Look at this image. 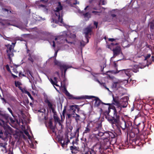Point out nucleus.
Instances as JSON below:
<instances>
[{"instance_id":"f257e3e1","label":"nucleus","mask_w":154,"mask_h":154,"mask_svg":"<svg viewBox=\"0 0 154 154\" xmlns=\"http://www.w3.org/2000/svg\"><path fill=\"white\" fill-rule=\"evenodd\" d=\"M62 7L60 2L58 3L57 6L56 7L55 14L52 17V21L56 23H58L61 26H64L62 19L63 13L62 11Z\"/></svg>"},{"instance_id":"f03ea898","label":"nucleus","mask_w":154,"mask_h":154,"mask_svg":"<svg viewBox=\"0 0 154 154\" xmlns=\"http://www.w3.org/2000/svg\"><path fill=\"white\" fill-rule=\"evenodd\" d=\"M64 34L62 36H58L57 37L55 38V41H52L53 46L54 47L55 46V43L56 42L59 43H62L64 41L68 42L67 41V39L65 38L64 37L65 35H66L67 37H69L70 38H74L75 37V35L74 34H70L69 32H68L67 33L65 32H63Z\"/></svg>"},{"instance_id":"7ed1b4c3","label":"nucleus","mask_w":154,"mask_h":154,"mask_svg":"<svg viewBox=\"0 0 154 154\" xmlns=\"http://www.w3.org/2000/svg\"><path fill=\"white\" fill-rule=\"evenodd\" d=\"M138 66L135 65L132 69H124L120 70L119 72H121L123 74H125L129 78L132 75V72H137L138 71Z\"/></svg>"},{"instance_id":"20e7f679","label":"nucleus","mask_w":154,"mask_h":154,"mask_svg":"<svg viewBox=\"0 0 154 154\" xmlns=\"http://www.w3.org/2000/svg\"><path fill=\"white\" fill-rule=\"evenodd\" d=\"M85 97L84 99L87 98V99H91L92 98H94L95 99H94V100L95 101L94 106L95 107H98L101 104H104L103 102H101V100L97 97H95L94 96H84Z\"/></svg>"},{"instance_id":"39448f33","label":"nucleus","mask_w":154,"mask_h":154,"mask_svg":"<svg viewBox=\"0 0 154 154\" xmlns=\"http://www.w3.org/2000/svg\"><path fill=\"white\" fill-rule=\"evenodd\" d=\"M12 44L13 45H12L8 44L7 46L8 48L7 52L9 58L10 60H11V57L14 56L12 50L13 49L15 44V43H12Z\"/></svg>"},{"instance_id":"423d86ee","label":"nucleus","mask_w":154,"mask_h":154,"mask_svg":"<svg viewBox=\"0 0 154 154\" xmlns=\"http://www.w3.org/2000/svg\"><path fill=\"white\" fill-rule=\"evenodd\" d=\"M69 133H68L66 135H65V137L63 138L60 141V143L63 147L65 146H67V144L69 142Z\"/></svg>"},{"instance_id":"0eeeda50","label":"nucleus","mask_w":154,"mask_h":154,"mask_svg":"<svg viewBox=\"0 0 154 154\" xmlns=\"http://www.w3.org/2000/svg\"><path fill=\"white\" fill-rule=\"evenodd\" d=\"M54 63L56 65L60 66L61 70H64L65 73L67 69L71 67V66L66 64H61L59 62L56 60L54 61Z\"/></svg>"},{"instance_id":"6e6552de","label":"nucleus","mask_w":154,"mask_h":154,"mask_svg":"<svg viewBox=\"0 0 154 154\" xmlns=\"http://www.w3.org/2000/svg\"><path fill=\"white\" fill-rule=\"evenodd\" d=\"M57 78L56 77H53L52 78H51L50 79H49V80L51 83L53 85H55L56 86L59 87H64V85L63 84V83L62 82H61L60 83V86L58 85L57 83L58 82V81H57Z\"/></svg>"},{"instance_id":"1a4fd4ad","label":"nucleus","mask_w":154,"mask_h":154,"mask_svg":"<svg viewBox=\"0 0 154 154\" xmlns=\"http://www.w3.org/2000/svg\"><path fill=\"white\" fill-rule=\"evenodd\" d=\"M65 93L66 95L69 97V98L71 99H75L79 100L84 99L85 98L84 96L74 97L72 95L70 94L66 90L65 91Z\"/></svg>"},{"instance_id":"9d476101","label":"nucleus","mask_w":154,"mask_h":154,"mask_svg":"<svg viewBox=\"0 0 154 154\" xmlns=\"http://www.w3.org/2000/svg\"><path fill=\"white\" fill-rule=\"evenodd\" d=\"M128 97L127 96L124 97L121 100L122 102L121 106L123 107H125L128 105Z\"/></svg>"},{"instance_id":"9b49d317","label":"nucleus","mask_w":154,"mask_h":154,"mask_svg":"<svg viewBox=\"0 0 154 154\" xmlns=\"http://www.w3.org/2000/svg\"><path fill=\"white\" fill-rule=\"evenodd\" d=\"M112 51L113 53V57H115L116 56H117L121 53V50L120 47L117 46L115 48L113 49Z\"/></svg>"},{"instance_id":"f8f14e48","label":"nucleus","mask_w":154,"mask_h":154,"mask_svg":"<svg viewBox=\"0 0 154 154\" xmlns=\"http://www.w3.org/2000/svg\"><path fill=\"white\" fill-rule=\"evenodd\" d=\"M128 79L127 80H124L123 82H120V81H119L117 82H116L115 83H116V84H117L119 83H121V84L124 83V84H127V83H130L131 84H133L135 82V80H132L131 79H129L128 77Z\"/></svg>"},{"instance_id":"ddd939ff","label":"nucleus","mask_w":154,"mask_h":154,"mask_svg":"<svg viewBox=\"0 0 154 154\" xmlns=\"http://www.w3.org/2000/svg\"><path fill=\"white\" fill-rule=\"evenodd\" d=\"M150 54H149L147 55V56L145 57L144 60H147V64L146 66H148L150 64L152 61L154 60V56H152V57L151 60H149V61L148 59L150 57Z\"/></svg>"},{"instance_id":"4468645a","label":"nucleus","mask_w":154,"mask_h":154,"mask_svg":"<svg viewBox=\"0 0 154 154\" xmlns=\"http://www.w3.org/2000/svg\"><path fill=\"white\" fill-rule=\"evenodd\" d=\"M114 115L115 116V118H114V123H116V125L118 124L119 122V115L116 114V111L115 108L114 109Z\"/></svg>"},{"instance_id":"2eb2a0df","label":"nucleus","mask_w":154,"mask_h":154,"mask_svg":"<svg viewBox=\"0 0 154 154\" xmlns=\"http://www.w3.org/2000/svg\"><path fill=\"white\" fill-rule=\"evenodd\" d=\"M82 154H95L94 152L91 149L85 148Z\"/></svg>"},{"instance_id":"dca6fc26","label":"nucleus","mask_w":154,"mask_h":154,"mask_svg":"<svg viewBox=\"0 0 154 154\" xmlns=\"http://www.w3.org/2000/svg\"><path fill=\"white\" fill-rule=\"evenodd\" d=\"M91 28L90 26L86 28H85L84 30V33L85 34V37L87 40V43H88V40L87 37V35L88 34H89V33L91 32Z\"/></svg>"},{"instance_id":"f3484780","label":"nucleus","mask_w":154,"mask_h":154,"mask_svg":"<svg viewBox=\"0 0 154 154\" xmlns=\"http://www.w3.org/2000/svg\"><path fill=\"white\" fill-rule=\"evenodd\" d=\"M94 80L95 81L97 82L102 87L105 88L108 91H110L109 89L106 87L105 83H101L99 80L96 79H95Z\"/></svg>"},{"instance_id":"a211bd4d","label":"nucleus","mask_w":154,"mask_h":154,"mask_svg":"<svg viewBox=\"0 0 154 154\" xmlns=\"http://www.w3.org/2000/svg\"><path fill=\"white\" fill-rule=\"evenodd\" d=\"M90 124L88 123L87 127L85 128V129L83 132V134H87L90 133Z\"/></svg>"},{"instance_id":"6ab92c4d","label":"nucleus","mask_w":154,"mask_h":154,"mask_svg":"<svg viewBox=\"0 0 154 154\" xmlns=\"http://www.w3.org/2000/svg\"><path fill=\"white\" fill-rule=\"evenodd\" d=\"M54 118L56 123H58L59 125L60 124V119L57 116V115L55 114H54Z\"/></svg>"},{"instance_id":"aec40b11","label":"nucleus","mask_w":154,"mask_h":154,"mask_svg":"<svg viewBox=\"0 0 154 154\" xmlns=\"http://www.w3.org/2000/svg\"><path fill=\"white\" fill-rule=\"evenodd\" d=\"M78 106L76 105H72L70 106V109L74 112L75 111L76 109L77 108Z\"/></svg>"},{"instance_id":"412c9836","label":"nucleus","mask_w":154,"mask_h":154,"mask_svg":"<svg viewBox=\"0 0 154 154\" xmlns=\"http://www.w3.org/2000/svg\"><path fill=\"white\" fill-rule=\"evenodd\" d=\"M35 59V56L34 55L30 56L29 60L33 62Z\"/></svg>"},{"instance_id":"4be33fe9","label":"nucleus","mask_w":154,"mask_h":154,"mask_svg":"<svg viewBox=\"0 0 154 154\" xmlns=\"http://www.w3.org/2000/svg\"><path fill=\"white\" fill-rule=\"evenodd\" d=\"M108 120L109 122L111 123L112 124H115L116 125V123L114 122V118H108Z\"/></svg>"},{"instance_id":"5701e85b","label":"nucleus","mask_w":154,"mask_h":154,"mask_svg":"<svg viewBox=\"0 0 154 154\" xmlns=\"http://www.w3.org/2000/svg\"><path fill=\"white\" fill-rule=\"evenodd\" d=\"M48 125L49 126V128L52 129H53L54 128L52 125V122L51 120H50L48 123Z\"/></svg>"},{"instance_id":"b1692460","label":"nucleus","mask_w":154,"mask_h":154,"mask_svg":"<svg viewBox=\"0 0 154 154\" xmlns=\"http://www.w3.org/2000/svg\"><path fill=\"white\" fill-rule=\"evenodd\" d=\"M40 6L41 7H42V10L44 11H47L48 8H47L46 6H45L44 5H40Z\"/></svg>"},{"instance_id":"393cba45","label":"nucleus","mask_w":154,"mask_h":154,"mask_svg":"<svg viewBox=\"0 0 154 154\" xmlns=\"http://www.w3.org/2000/svg\"><path fill=\"white\" fill-rule=\"evenodd\" d=\"M47 103H48V107L50 108H52V104L48 100L47 101Z\"/></svg>"},{"instance_id":"a878e982","label":"nucleus","mask_w":154,"mask_h":154,"mask_svg":"<svg viewBox=\"0 0 154 154\" xmlns=\"http://www.w3.org/2000/svg\"><path fill=\"white\" fill-rule=\"evenodd\" d=\"M117 45V43H112L110 45L109 47V48H110V49H111V48H110V47H113L115 45Z\"/></svg>"},{"instance_id":"bb28decb","label":"nucleus","mask_w":154,"mask_h":154,"mask_svg":"<svg viewBox=\"0 0 154 154\" xmlns=\"http://www.w3.org/2000/svg\"><path fill=\"white\" fill-rule=\"evenodd\" d=\"M92 13L94 14L95 15H99L100 13L95 11H93L92 12Z\"/></svg>"},{"instance_id":"cd10ccee","label":"nucleus","mask_w":154,"mask_h":154,"mask_svg":"<svg viewBox=\"0 0 154 154\" xmlns=\"http://www.w3.org/2000/svg\"><path fill=\"white\" fill-rule=\"evenodd\" d=\"M15 85L16 87H18L20 85V83L18 82H15Z\"/></svg>"},{"instance_id":"c85d7f7f","label":"nucleus","mask_w":154,"mask_h":154,"mask_svg":"<svg viewBox=\"0 0 154 154\" xmlns=\"http://www.w3.org/2000/svg\"><path fill=\"white\" fill-rule=\"evenodd\" d=\"M85 17H90V14L88 13H86L84 14Z\"/></svg>"},{"instance_id":"c756f323","label":"nucleus","mask_w":154,"mask_h":154,"mask_svg":"<svg viewBox=\"0 0 154 154\" xmlns=\"http://www.w3.org/2000/svg\"><path fill=\"white\" fill-rule=\"evenodd\" d=\"M6 67L7 70L8 71H9L10 72H11V71L9 67V66L8 65H6Z\"/></svg>"},{"instance_id":"7c9ffc66","label":"nucleus","mask_w":154,"mask_h":154,"mask_svg":"<svg viewBox=\"0 0 154 154\" xmlns=\"http://www.w3.org/2000/svg\"><path fill=\"white\" fill-rule=\"evenodd\" d=\"M106 3L105 0H102V1H101L100 4H102V5H104Z\"/></svg>"},{"instance_id":"2f4dec72","label":"nucleus","mask_w":154,"mask_h":154,"mask_svg":"<svg viewBox=\"0 0 154 154\" xmlns=\"http://www.w3.org/2000/svg\"><path fill=\"white\" fill-rule=\"evenodd\" d=\"M27 94L30 98L31 99H32V97L31 95L29 92H26Z\"/></svg>"},{"instance_id":"473e14b6","label":"nucleus","mask_w":154,"mask_h":154,"mask_svg":"<svg viewBox=\"0 0 154 154\" xmlns=\"http://www.w3.org/2000/svg\"><path fill=\"white\" fill-rule=\"evenodd\" d=\"M27 94L30 98L31 99H32V97L31 95L29 92H26Z\"/></svg>"},{"instance_id":"72a5a7b5","label":"nucleus","mask_w":154,"mask_h":154,"mask_svg":"<svg viewBox=\"0 0 154 154\" xmlns=\"http://www.w3.org/2000/svg\"><path fill=\"white\" fill-rule=\"evenodd\" d=\"M27 94L30 98L31 99H32V97L31 95L29 92H26Z\"/></svg>"},{"instance_id":"f704fd0d","label":"nucleus","mask_w":154,"mask_h":154,"mask_svg":"<svg viewBox=\"0 0 154 154\" xmlns=\"http://www.w3.org/2000/svg\"><path fill=\"white\" fill-rule=\"evenodd\" d=\"M92 75H93V76L95 77H98V76L99 75V74H97V73H93V74H92Z\"/></svg>"},{"instance_id":"c9c22d12","label":"nucleus","mask_w":154,"mask_h":154,"mask_svg":"<svg viewBox=\"0 0 154 154\" xmlns=\"http://www.w3.org/2000/svg\"><path fill=\"white\" fill-rule=\"evenodd\" d=\"M22 91L23 92V93H24L25 94H27V93L26 92H29L28 91H27L25 89H23V90H22Z\"/></svg>"},{"instance_id":"e433bc0d","label":"nucleus","mask_w":154,"mask_h":154,"mask_svg":"<svg viewBox=\"0 0 154 154\" xmlns=\"http://www.w3.org/2000/svg\"><path fill=\"white\" fill-rule=\"evenodd\" d=\"M6 143H5L4 145H1V146H2L5 149V150H6Z\"/></svg>"},{"instance_id":"4c0bfd02","label":"nucleus","mask_w":154,"mask_h":154,"mask_svg":"<svg viewBox=\"0 0 154 154\" xmlns=\"http://www.w3.org/2000/svg\"><path fill=\"white\" fill-rule=\"evenodd\" d=\"M67 115L68 118H70L72 116V115H71V114H68Z\"/></svg>"},{"instance_id":"58836bf2","label":"nucleus","mask_w":154,"mask_h":154,"mask_svg":"<svg viewBox=\"0 0 154 154\" xmlns=\"http://www.w3.org/2000/svg\"><path fill=\"white\" fill-rule=\"evenodd\" d=\"M115 40V39L114 38H109V41H111L112 42L114 41Z\"/></svg>"},{"instance_id":"ea45409f","label":"nucleus","mask_w":154,"mask_h":154,"mask_svg":"<svg viewBox=\"0 0 154 154\" xmlns=\"http://www.w3.org/2000/svg\"><path fill=\"white\" fill-rule=\"evenodd\" d=\"M8 109L9 110V112L12 114V111L11 109L9 108H8Z\"/></svg>"},{"instance_id":"a19ab883","label":"nucleus","mask_w":154,"mask_h":154,"mask_svg":"<svg viewBox=\"0 0 154 154\" xmlns=\"http://www.w3.org/2000/svg\"><path fill=\"white\" fill-rule=\"evenodd\" d=\"M69 133V138H70V139H72V138H73L72 136H70V133Z\"/></svg>"},{"instance_id":"79ce46f5","label":"nucleus","mask_w":154,"mask_h":154,"mask_svg":"<svg viewBox=\"0 0 154 154\" xmlns=\"http://www.w3.org/2000/svg\"><path fill=\"white\" fill-rule=\"evenodd\" d=\"M94 25L95 26L96 28L97 27L98 23L97 22H95L94 23Z\"/></svg>"},{"instance_id":"37998d69","label":"nucleus","mask_w":154,"mask_h":154,"mask_svg":"<svg viewBox=\"0 0 154 154\" xmlns=\"http://www.w3.org/2000/svg\"><path fill=\"white\" fill-rule=\"evenodd\" d=\"M65 112H66V110H65V109H64L63 111V112H62V114L63 116H64V114H65Z\"/></svg>"},{"instance_id":"c03bdc74","label":"nucleus","mask_w":154,"mask_h":154,"mask_svg":"<svg viewBox=\"0 0 154 154\" xmlns=\"http://www.w3.org/2000/svg\"><path fill=\"white\" fill-rule=\"evenodd\" d=\"M86 44V43H85V42L82 44V42H81V45L82 46H84Z\"/></svg>"},{"instance_id":"a18cd8bd","label":"nucleus","mask_w":154,"mask_h":154,"mask_svg":"<svg viewBox=\"0 0 154 154\" xmlns=\"http://www.w3.org/2000/svg\"><path fill=\"white\" fill-rule=\"evenodd\" d=\"M74 112V113H73L72 114H71V115H72V117H75V112Z\"/></svg>"},{"instance_id":"49530a36","label":"nucleus","mask_w":154,"mask_h":154,"mask_svg":"<svg viewBox=\"0 0 154 154\" xmlns=\"http://www.w3.org/2000/svg\"><path fill=\"white\" fill-rule=\"evenodd\" d=\"M24 133L26 135H27V136H28L29 135V133L28 132H27V131H25L24 132Z\"/></svg>"},{"instance_id":"de8ad7c7","label":"nucleus","mask_w":154,"mask_h":154,"mask_svg":"<svg viewBox=\"0 0 154 154\" xmlns=\"http://www.w3.org/2000/svg\"><path fill=\"white\" fill-rule=\"evenodd\" d=\"M2 10L3 11H8V10L7 9H4V8L2 9Z\"/></svg>"},{"instance_id":"09e8293b","label":"nucleus","mask_w":154,"mask_h":154,"mask_svg":"<svg viewBox=\"0 0 154 154\" xmlns=\"http://www.w3.org/2000/svg\"><path fill=\"white\" fill-rule=\"evenodd\" d=\"M2 131H0V138L2 137Z\"/></svg>"},{"instance_id":"8fccbe9b","label":"nucleus","mask_w":154,"mask_h":154,"mask_svg":"<svg viewBox=\"0 0 154 154\" xmlns=\"http://www.w3.org/2000/svg\"><path fill=\"white\" fill-rule=\"evenodd\" d=\"M14 72L15 73H17V71L16 69H14Z\"/></svg>"},{"instance_id":"3c124183","label":"nucleus","mask_w":154,"mask_h":154,"mask_svg":"<svg viewBox=\"0 0 154 154\" xmlns=\"http://www.w3.org/2000/svg\"><path fill=\"white\" fill-rule=\"evenodd\" d=\"M80 128H78L77 129V130H76V132H79V130Z\"/></svg>"},{"instance_id":"603ef678","label":"nucleus","mask_w":154,"mask_h":154,"mask_svg":"<svg viewBox=\"0 0 154 154\" xmlns=\"http://www.w3.org/2000/svg\"><path fill=\"white\" fill-rule=\"evenodd\" d=\"M73 147H72V146H71V148H70V149H71V150H72V153H73V150H73Z\"/></svg>"},{"instance_id":"864d4df0","label":"nucleus","mask_w":154,"mask_h":154,"mask_svg":"<svg viewBox=\"0 0 154 154\" xmlns=\"http://www.w3.org/2000/svg\"><path fill=\"white\" fill-rule=\"evenodd\" d=\"M18 88L21 91L22 90H23V89H22V88L20 86H18Z\"/></svg>"},{"instance_id":"5fc2aeb1","label":"nucleus","mask_w":154,"mask_h":154,"mask_svg":"<svg viewBox=\"0 0 154 154\" xmlns=\"http://www.w3.org/2000/svg\"><path fill=\"white\" fill-rule=\"evenodd\" d=\"M75 115L76 116V117H80V116H79V115L76 114H75Z\"/></svg>"},{"instance_id":"6e6d98bb","label":"nucleus","mask_w":154,"mask_h":154,"mask_svg":"<svg viewBox=\"0 0 154 154\" xmlns=\"http://www.w3.org/2000/svg\"><path fill=\"white\" fill-rule=\"evenodd\" d=\"M79 4V2H77V1H76L75 3H74V4Z\"/></svg>"},{"instance_id":"4d7b16f0","label":"nucleus","mask_w":154,"mask_h":154,"mask_svg":"<svg viewBox=\"0 0 154 154\" xmlns=\"http://www.w3.org/2000/svg\"><path fill=\"white\" fill-rule=\"evenodd\" d=\"M57 51L55 53V56H57Z\"/></svg>"},{"instance_id":"13d9d810","label":"nucleus","mask_w":154,"mask_h":154,"mask_svg":"<svg viewBox=\"0 0 154 154\" xmlns=\"http://www.w3.org/2000/svg\"><path fill=\"white\" fill-rule=\"evenodd\" d=\"M54 88L56 89V90L57 91H59L58 90H57V88L55 87V86H54Z\"/></svg>"},{"instance_id":"bf43d9fd","label":"nucleus","mask_w":154,"mask_h":154,"mask_svg":"<svg viewBox=\"0 0 154 154\" xmlns=\"http://www.w3.org/2000/svg\"><path fill=\"white\" fill-rule=\"evenodd\" d=\"M145 66H144L143 67H140V68H144V67H145Z\"/></svg>"},{"instance_id":"052dcab7","label":"nucleus","mask_w":154,"mask_h":154,"mask_svg":"<svg viewBox=\"0 0 154 154\" xmlns=\"http://www.w3.org/2000/svg\"><path fill=\"white\" fill-rule=\"evenodd\" d=\"M88 6H87L85 9V10L86 8L88 7Z\"/></svg>"},{"instance_id":"680f3d73","label":"nucleus","mask_w":154,"mask_h":154,"mask_svg":"<svg viewBox=\"0 0 154 154\" xmlns=\"http://www.w3.org/2000/svg\"><path fill=\"white\" fill-rule=\"evenodd\" d=\"M12 75H13V76H14V77H17L16 76H15V75H13V74H12Z\"/></svg>"},{"instance_id":"e2e57ef3","label":"nucleus","mask_w":154,"mask_h":154,"mask_svg":"<svg viewBox=\"0 0 154 154\" xmlns=\"http://www.w3.org/2000/svg\"><path fill=\"white\" fill-rule=\"evenodd\" d=\"M108 109H109V106L108 107Z\"/></svg>"},{"instance_id":"0e129e2a","label":"nucleus","mask_w":154,"mask_h":154,"mask_svg":"<svg viewBox=\"0 0 154 154\" xmlns=\"http://www.w3.org/2000/svg\"><path fill=\"white\" fill-rule=\"evenodd\" d=\"M150 27H151V28H152V25H151V26H150Z\"/></svg>"},{"instance_id":"69168bd1","label":"nucleus","mask_w":154,"mask_h":154,"mask_svg":"<svg viewBox=\"0 0 154 154\" xmlns=\"http://www.w3.org/2000/svg\"><path fill=\"white\" fill-rule=\"evenodd\" d=\"M94 9H95V10H97V9H96V8H94Z\"/></svg>"},{"instance_id":"338daca9","label":"nucleus","mask_w":154,"mask_h":154,"mask_svg":"<svg viewBox=\"0 0 154 154\" xmlns=\"http://www.w3.org/2000/svg\"><path fill=\"white\" fill-rule=\"evenodd\" d=\"M29 73H30V75H31V76H32V75H31V73H30V72H29Z\"/></svg>"},{"instance_id":"774afa93","label":"nucleus","mask_w":154,"mask_h":154,"mask_svg":"<svg viewBox=\"0 0 154 154\" xmlns=\"http://www.w3.org/2000/svg\"><path fill=\"white\" fill-rule=\"evenodd\" d=\"M107 104V105H108V104H109L107 103V104Z\"/></svg>"}]
</instances>
